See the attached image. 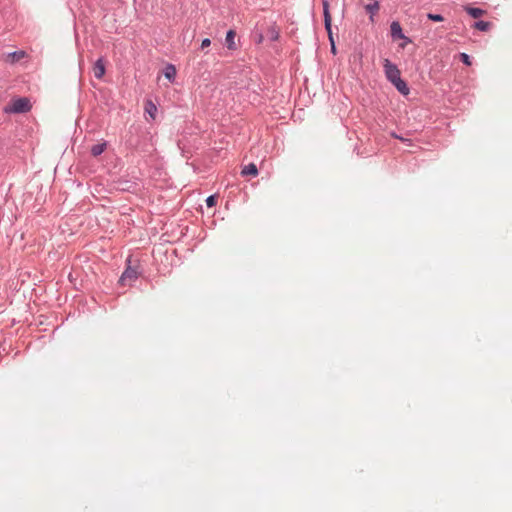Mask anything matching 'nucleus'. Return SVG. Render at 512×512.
<instances>
[{"instance_id": "f257e3e1", "label": "nucleus", "mask_w": 512, "mask_h": 512, "mask_svg": "<svg viewBox=\"0 0 512 512\" xmlns=\"http://www.w3.org/2000/svg\"><path fill=\"white\" fill-rule=\"evenodd\" d=\"M384 71L387 79L394 84V86L400 93L404 95H407L409 93V88L407 84L400 77L399 69L397 68L396 65L392 64L388 59L384 60Z\"/></svg>"}, {"instance_id": "f03ea898", "label": "nucleus", "mask_w": 512, "mask_h": 512, "mask_svg": "<svg viewBox=\"0 0 512 512\" xmlns=\"http://www.w3.org/2000/svg\"><path fill=\"white\" fill-rule=\"evenodd\" d=\"M31 103L28 98L22 97L14 99L8 106L5 107L6 113H25L30 111Z\"/></svg>"}, {"instance_id": "7ed1b4c3", "label": "nucleus", "mask_w": 512, "mask_h": 512, "mask_svg": "<svg viewBox=\"0 0 512 512\" xmlns=\"http://www.w3.org/2000/svg\"><path fill=\"white\" fill-rule=\"evenodd\" d=\"M138 278V272L135 268L128 266L126 270L123 272L119 282L121 285H131Z\"/></svg>"}, {"instance_id": "20e7f679", "label": "nucleus", "mask_w": 512, "mask_h": 512, "mask_svg": "<svg viewBox=\"0 0 512 512\" xmlns=\"http://www.w3.org/2000/svg\"><path fill=\"white\" fill-rule=\"evenodd\" d=\"M390 28H391V36L394 39H404L405 40V43L401 44V47H405V44L410 42L409 38H407L403 34V31H402V28H401V25L399 22H397V21L392 22Z\"/></svg>"}, {"instance_id": "39448f33", "label": "nucleus", "mask_w": 512, "mask_h": 512, "mask_svg": "<svg viewBox=\"0 0 512 512\" xmlns=\"http://www.w3.org/2000/svg\"><path fill=\"white\" fill-rule=\"evenodd\" d=\"M322 3H323V14H324L325 28H326L327 32H330L332 18H331V14L329 11V2H328V0H322Z\"/></svg>"}, {"instance_id": "423d86ee", "label": "nucleus", "mask_w": 512, "mask_h": 512, "mask_svg": "<svg viewBox=\"0 0 512 512\" xmlns=\"http://www.w3.org/2000/svg\"><path fill=\"white\" fill-rule=\"evenodd\" d=\"M25 57H27V53L23 50H19V51L9 53L7 55L6 61L13 64V63H16V62L22 60Z\"/></svg>"}, {"instance_id": "0eeeda50", "label": "nucleus", "mask_w": 512, "mask_h": 512, "mask_svg": "<svg viewBox=\"0 0 512 512\" xmlns=\"http://www.w3.org/2000/svg\"><path fill=\"white\" fill-rule=\"evenodd\" d=\"M93 74L97 79H101L105 74V65L102 59H98L93 66Z\"/></svg>"}, {"instance_id": "6e6552de", "label": "nucleus", "mask_w": 512, "mask_h": 512, "mask_svg": "<svg viewBox=\"0 0 512 512\" xmlns=\"http://www.w3.org/2000/svg\"><path fill=\"white\" fill-rule=\"evenodd\" d=\"M235 37L236 32L234 30H229L226 34L225 43L227 48L230 50L236 49Z\"/></svg>"}, {"instance_id": "1a4fd4ad", "label": "nucleus", "mask_w": 512, "mask_h": 512, "mask_svg": "<svg viewBox=\"0 0 512 512\" xmlns=\"http://www.w3.org/2000/svg\"><path fill=\"white\" fill-rule=\"evenodd\" d=\"M163 73L166 79H168L170 82H173L176 77V68L173 64H168L165 67Z\"/></svg>"}, {"instance_id": "9d476101", "label": "nucleus", "mask_w": 512, "mask_h": 512, "mask_svg": "<svg viewBox=\"0 0 512 512\" xmlns=\"http://www.w3.org/2000/svg\"><path fill=\"white\" fill-rule=\"evenodd\" d=\"M241 174L243 176H247V175H250V176H257L258 174V169L256 167V165L254 163H250L248 165H246L242 171H241Z\"/></svg>"}, {"instance_id": "9b49d317", "label": "nucleus", "mask_w": 512, "mask_h": 512, "mask_svg": "<svg viewBox=\"0 0 512 512\" xmlns=\"http://www.w3.org/2000/svg\"><path fill=\"white\" fill-rule=\"evenodd\" d=\"M145 112L147 114H149V116L152 119H155V116H156V113H157V107H156V105L151 100H147L145 102Z\"/></svg>"}, {"instance_id": "f8f14e48", "label": "nucleus", "mask_w": 512, "mask_h": 512, "mask_svg": "<svg viewBox=\"0 0 512 512\" xmlns=\"http://www.w3.org/2000/svg\"><path fill=\"white\" fill-rule=\"evenodd\" d=\"M106 149V143L103 142V143H99V144H95L92 146L91 148V154L93 156H99L100 154H102Z\"/></svg>"}, {"instance_id": "ddd939ff", "label": "nucleus", "mask_w": 512, "mask_h": 512, "mask_svg": "<svg viewBox=\"0 0 512 512\" xmlns=\"http://www.w3.org/2000/svg\"><path fill=\"white\" fill-rule=\"evenodd\" d=\"M465 10L473 18H479L485 14V11L480 8L466 7Z\"/></svg>"}, {"instance_id": "4468645a", "label": "nucleus", "mask_w": 512, "mask_h": 512, "mask_svg": "<svg viewBox=\"0 0 512 512\" xmlns=\"http://www.w3.org/2000/svg\"><path fill=\"white\" fill-rule=\"evenodd\" d=\"M474 27L480 31H487L490 29L491 23L486 21H478L474 24Z\"/></svg>"}, {"instance_id": "2eb2a0df", "label": "nucleus", "mask_w": 512, "mask_h": 512, "mask_svg": "<svg viewBox=\"0 0 512 512\" xmlns=\"http://www.w3.org/2000/svg\"><path fill=\"white\" fill-rule=\"evenodd\" d=\"M365 9L368 12L374 14V13H376L379 10V3L375 2L373 4H368V5H366Z\"/></svg>"}, {"instance_id": "dca6fc26", "label": "nucleus", "mask_w": 512, "mask_h": 512, "mask_svg": "<svg viewBox=\"0 0 512 512\" xmlns=\"http://www.w3.org/2000/svg\"><path fill=\"white\" fill-rule=\"evenodd\" d=\"M427 17H428V19L435 21V22H442L444 20L443 16H441L439 14L428 13Z\"/></svg>"}, {"instance_id": "f3484780", "label": "nucleus", "mask_w": 512, "mask_h": 512, "mask_svg": "<svg viewBox=\"0 0 512 512\" xmlns=\"http://www.w3.org/2000/svg\"><path fill=\"white\" fill-rule=\"evenodd\" d=\"M216 202H217V197L214 196V195H211L209 196L207 199H206V204L208 207H213L216 205Z\"/></svg>"}, {"instance_id": "a211bd4d", "label": "nucleus", "mask_w": 512, "mask_h": 512, "mask_svg": "<svg viewBox=\"0 0 512 512\" xmlns=\"http://www.w3.org/2000/svg\"><path fill=\"white\" fill-rule=\"evenodd\" d=\"M460 58L464 64H466L468 66L471 65L470 57L466 53H461Z\"/></svg>"}, {"instance_id": "6ab92c4d", "label": "nucleus", "mask_w": 512, "mask_h": 512, "mask_svg": "<svg viewBox=\"0 0 512 512\" xmlns=\"http://www.w3.org/2000/svg\"><path fill=\"white\" fill-rule=\"evenodd\" d=\"M328 35H329V40L331 42V51L333 54L336 53V48H335V44H334V40H333V37H332V31L330 30V32H328Z\"/></svg>"}, {"instance_id": "aec40b11", "label": "nucleus", "mask_w": 512, "mask_h": 512, "mask_svg": "<svg viewBox=\"0 0 512 512\" xmlns=\"http://www.w3.org/2000/svg\"><path fill=\"white\" fill-rule=\"evenodd\" d=\"M211 44V41L210 39L206 38L204 40H202V43H201V48L204 49V48H207L209 47Z\"/></svg>"}]
</instances>
